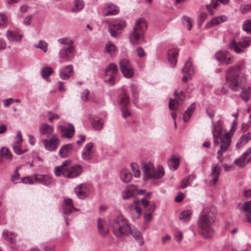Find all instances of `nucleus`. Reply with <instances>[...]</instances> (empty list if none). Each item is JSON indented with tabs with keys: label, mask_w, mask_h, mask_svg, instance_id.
<instances>
[{
	"label": "nucleus",
	"mask_w": 251,
	"mask_h": 251,
	"mask_svg": "<svg viewBox=\"0 0 251 251\" xmlns=\"http://www.w3.org/2000/svg\"><path fill=\"white\" fill-rule=\"evenodd\" d=\"M217 215L216 207L212 205L203 207L198 221L200 233L205 238H211L214 233L212 226L215 222Z\"/></svg>",
	"instance_id": "f257e3e1"
},
{
	"label": "nucleus",
	"mask_w": 251,
	"mask_h": 251,
	"mask_svg": "<svg viewBox=\"0 0 251 251\" xmlns=\"http://www.w3.org/2000/svg\"><path fill=\"white\" fill-rule=\"evenodd\" d=\"M222 126L219 122H217L215 124L214 130H212L213 137L214 139V145L215 146H218L219 144L218 139L221 141V145L219 150L217 152V159L219 161L222 162V156L224 152L227 151L231 144V135L229 132L224 134L222 136Z\"/></svg>",
	"instance_id": "f03ea898"
},
{
	"label": "nucleus",
	"mask_w": 251,
	"mask_h": 251,
	"mask_svg": "<svg viewBox=\"0 0 251 251\" xmlns=\"http://www.w3.org/2000/svg\"><path fill=\"white\" fill-rule=\"evenodd\" d=\"M243 67L240 65L229 67L226 75V84L233 91H237L241 86L244 78Z\"/></svg>",
	"instance_id": "7ed1b4c3"
},
{
	"label": "nucleus",
	"mask_w": 251,
	"mask_h": 251,
	"mask_svg": "<svg viewBox=\"0 0 251 251\" xmlns=\"http://www.w3.org/2000/svg\"><path fill=\"white\" fill-rule=\"evenodd\" d=\"M109 228L115 236L121 238L130 234L131 227L128 220L123 215H119L109 222Z\"/></svg>",
	"instance_id": "20e7f679"
},
{
	"label": "nucleus",
	"mask_w": 251,
	"mask_h": 251,
	"mask_svg": "<svg viewBox=\"0 0 251 251\" xmlns=\"http://www.w3.org/2000/svg\"><path fill=\"white\" fill-rule=\"evenodd\" d=\"M147 28V23L144 18H140L136 22L129 39L131 44H141L144 42V32Z\"/></svg>",
	"instance_id": "39448f33"
},
{
	"label": "nucleus",
	"mask_w": 251,
	"mask_h": 251,
	"mask_svg": "<svg viewBox=\"0 0 251 251\" xmlns=\"http://www.w3.org/2000/svg\"><path fill=\"white\" fill-rule=\"evenodd\" d=\"M143 173L145 179H160L164 176L165 174L162 166L159 165L155 168L152 163L144 164Z\"/></svg>",
	"instance_id": "423d86ee"
},
{
	"label": "nucleus",
	"mask_w": 251,
	"mask_h": 251,
	"mask_svg": "<svg viewBox=\"0 0 251 251\" xmlns=\"http://www.w3.org/2000/svg\"><path fill=\"white\" fill-rule=\"evenodd\" d=\"M251 44V38L249 36L243 37L239 41H237L236 39L233 38L229 44V47L236 53L240 54L244 52V50L242 48H248Z\"/></svg>",
	"instance_id": "0eeeda50"
},
{
	"label": "nucleus",
	"mask_w": 251,
	"mask_h": 251,
	"mask_svg": "<svg viewBox=\"0 0 251 251\" xmlns=\"http://www.w3.org/2000/svg\"><path fill=\"white\" fill-rule=\"evenodd\" d=\"M118 73V67L116 64L111 63L105 69V81L110 85H113L115 82V78Z\"/></svg>",
	"instance_id": "6e6552de"
},
{
	"label": "nucleus",
	"mask_w": 251,
	"mask_h": 251,
	"mask_svg": "<svg viewBox=\"0 0 251 251\" xmlns=\"http://www.w3.org/2000/svg\"><path fill=\"white\" fill-rule=\"evenodd\" d=\"M119 103L122 112V117L126 118L130 115V112L128 109L129 98L126 92L123 90L119 97Z\"/></svg>",
	"instance_id": "1a4fd4ad"
},
{
	"label": "nucleus",
	"mask_w": 251,
	"mask_h": 251,
	"mask_svg": "<svg viewBox=\"0 0 251 251\" xmlns=\"http://www.w3.org/2000/svg\"><path fill=\"white\" fill-rule=\"evenodd\" d=\"M75 53V49L73 41L64 38V60L71 59Z\"/></svg>",
	"instance_id": "9d476101"
},
{
	"label": "nucleus",
	"mask_w": 251,
	"mask_h": 251,
	"mask_svg": "<svg viewBox=\"0 0 251 251\" xmlns=\"http://www.w3.org/2000/svg\"><path fill=\"white\" fill-rule=\"evenodd\" d=\"M119 64L122 74L125 77L130 78L133 76V67L128 60L123 58L120 60Z\"/></svg>",
	"instance_id": "9b49d317"
},
{
	"label": "nucleus",
	"mask_w": 251,
	"mask_h": 251,
	"mask_svg": "<svg viewBox=\"0 0 251 251\" xmlns=\"http://www.w3.org/2000/svg\"><path fill=\"white\" fill-rule=\"evenodd\" d=\"M82 171V167L78 165L64 168V176L74 178L80 176Z\"/></svg>",
	"instance_id": "f8f14e48"
},
{
	"label": "nucleus",
	"mask_w": 251,
	"mask_h": 251,
	"mask_svg": "<svg viewBox=\"0 0 251 251\" xmlns=\"http://www.w3.org/2000/svg\"><path fill=\"white\" fill-rule=\"evenodd\" d=\"M174 95L175 98L174 99H170L169 103V109L172 111L176 110L181 102L183 101L185 98L184 93L183 91H180L178 94L175 91Z\"/></svg>",
	"instance_id": "ddd939ff"
},
{
	"label": "nucleus",
	"mask_w": 251,
	"mask_h": 251,
	"mask_svg": "<svg viewBox=\"0 0 251 251\" xmlns=\"http://www.w3.org/2000/svg\"><path fill=\"white\" fill-rule=\"evenodd\" d=\"M215 57L220 64L228 65L232 63V57L228 51H218L215 53Z\"/></svg>",
	"instance_id": "4468645a"
},
{
	"label": "nucleus",
	"mask_w": 251,
	"mask_h": 251,
	"mask_svg": "<svg viewBox=\"0 0 251 251\" xmlns=\"http://www.w3.org/2000/svg\"><path fill=\"white\" fill-rule=\"evenodd\" d=\"M181 71L184 76L182 77V81L185 82L188 80V75L189 78H192L195 73L194 67L192 64V61L190 58L185 62L184 66L182 68Z\"/></svg>",
	"instance_id": "2eb2a0df"
},
{
	"label": "nucleus",
	"mask_w": 251,
	"mask_h": 251,
	"mask_svg": "<svg viewBox=\"0 0 251 251\" xmlns=\"http://www.w3.org/2000/svg\"><path fill=\"white\" fill-rule=\"evenodd\" d=\"M35 183H41L44 186H49L53 182L52 176L50 174H35L34 175Z\"/></svg>",
	"instance_id": "dca6fc26"
},
{
	"label": "nucleus",
	"mask_w": 251,
	"mask_h": 251,
	"mask_svg": "<svg viewBox=\"0 0 251 251\" xmlns=\"http://www.w3.org/2000/svg\"><path fill=\"white\" fill-rule=\"evenodd\" d=\"M94 153V144L92 142H89L85 145L83 149L81 152V157L83 160L89 161L93 158Z\"/></svg>",
	"instance_id": "f3484780"
},
{
	"label": "nucleus",
	"mask_w": 251,
	"mask_h": 251,
	"mask_svg": "<svg viewBox=\"0 0 251 251\" xmlns=\"http://www.w3.org/2000/svg\"><path fill=\"white\" fill-rule=\"evenodd\" d=\"M76 196L80 199H84L89 194V188L85 184L81 183L77 185L74 189Z\"/></svg>",
	"instance_id": "a211bd4d"
},
{
	"label": "nucleus",
	"mask_w": 251,
	"mask_h": 251,
	"mask_svg": "<svg viewBox=\"0 0 251 251\" xmlns=\"http://www.w3.org/2000/svg\"><path fill=\"white\" fill-rule=\"evenodd\" d=\"M43 142L45 148L50 151L57 148L59 144V140L56 136H53L50 140H43Z\"/></svg>",
	"instance_id": "6ab92c4d"
},
{
	"label": "nucleus",
	"mask_w": 251,
	"mask_h": 251,
	"mask_svg": "<svg viewBox=\"0 0 251 251\" xmlns=\"http://www.w3.org/2000/svg\"><path fill=\"white\" fill-rule=\"evenodd\" d=\"M119 8L115 4L108 3L106 4L105 7L103 9V14L105 16L109 15H114L118 13Z\"/></svg>",
	"instance_id": "aec40b11"
},
{
	"label": "nucleus",
	"mask_w": 251,
	"mask_h": 251,
	"mask_svg": "<svg viewBox=\"0 0 251 251\" xmlns=\"http://www.w3.org/2000/svg\"><path fill=\"white\" fill-rule=\"evenodd\" d=\"M78 210V209L74 207L71 199H68L64 200V214L70 215L73 211Z\"/></svg>",
	"instance_id": "412c9836"
},
{
	"label": "nucleus",
	"mask_w": 251,
	"mask_h": 251,
	"mask_svg": "<svg viewBox=\"0 0 251 251\" xmlns=\"http://www.w3.org/2000/svg\"><path fill=\"white\" fill-rule=\"evenodd\" d=\"M178 50L176 49H171L168 50V60L171 66L174 67L177 62V56Z\"/></svg>",
	"instance_id": "4be33fe9"
},
{
	"label": "nucleus",
	"mask_w": 251,
	"mask_h": 251,
	"mask_svg": "<svg viewBox=\"0 0 251 251\" xmlns=\"http://www.w3.org/2000/svg\"><path fill=\"white\" fill-rule=\"evenodd\" d=\"M75 132V128L74 125L71 123L64 125V138L68 139L72 138Z\"/></svg>",
	"instance_id": "5701e85b"
},
{
	"label": "nucleus",
	"mask_w": 251,
	"mask_h": 251,
	"mask_svg": "<svg viewBox=\"0 0 251 251\" xmlns=\"http://www.w3.org/2000/svg\"><path fill=\"white\" fill-rule=\"evenodd\" d=\"M227 19V17L225 15L214 17L208 23L207 26L211 27L214 25H219L226 21Z\"/></svg>",
	"instance_id": "b1692460"
},
{
	"label": "nucleus",
	"mask_w": 251,
	"mask_h": 251,
	"mask_svg": "<svg viewBox=\"0 0 251 251\" xmlns=\"http://www.w3.org/2000/svg\"><path fill=\"white\" fill-rule=\"evenodd\" d=\"M109 26L117 30H121L126 26V22L122 19H116L110 23Z\"/></svg>",
	"instance_id": "393cba45"
},
{
	"label": "nucleus",
	"mask_w": 251,
	"mask_h": 251,
	"mask_svg": "<svg viewBox=\"0 0 251 251\" xmlns=\"http://www.w3.org/2000/svg\"><path fill=\"white\" fill-rule=\"evenodd\" d=\"M98 229L99 232L102 236L106 235L108 233L109 228L105 225L104 221L100 218L98 220Z\"/></svg>",
	"instance_id": "a878e982"
},
{
	"label": "nucleus",
	"mask_w": 251,
	"mask_h": 251,
	"mask_svg": "<svg viewBox=\"0 0 251 251\" xmlns=\"http://www.w3.org/2000/svg\"><path fill=\"white\" fill-rule=\"evenodd\" d=\"M120 176L123 182L127 183L131 179L132 174L129 170L124 168L121 171Z\"/></svg>",
	"instance_id": "bb28decb"
},
{
	"label": "nucleus",
	"mask_w": 251,
	"mask_h": 251,
	"mask_svg": "<svg viewBox=\"0 0 251 251\" xmlns=\"http://www.w3.org/2000/svg\"><path fill=\"white\" fill-rule=\"evenodd\" d=\"M52 127L46 123L42 124L39 127L40 133L49 137L52 132Z\"/></svg>",
	"instance_id": "cd10ccee"
},
{
	"label": "nucleus",
	"mask_w": 251,
	"mask_h": 251,
	"mask_svg": "<svg viewBox=\"0 0 251 251\" xmlns=\"http://www.w3.org/2000/svg\"><path fill=\"white\" fill-rule=\"evenodd\" d=\"M6 36L8 40L10 41L19 42L23 38L22 34H19L18 32L16 31H12L10 30H7Z\"/></svg>",
	"instance_id": "c85d7f7f"
},
{
	"label": "nucleus",
	"mask_w": 251,
	"mask_h": 251,
	"mask_svg": "<svg viewBox=\"0 0 251 251\" xmlns=\"http://www.w3.org/2000/svg\"><path fill=\"white\" fill-rule=\"evenodd\" d=\"M130 235H132L133 237L136 240L139 244L140 246H142L144 244V241L143 239L142 235L141 232L137 229H132Z\"/></svg>",
	"instance_id": "c756f323"
},
{
	"label": "nucleus",
	"mask_w": 251,
	"mask_h": 251,
	"mask_svg": "<svg viewBox=\"0 0 251 251\" xmlns=\"http://www.w3.org/2000/svg\"><path fill=\"white\" fill-rule=\"evenodd\" d=\"M243 209L246 213L247 222L251 224V201L244 203Z\"/></svg>",
	"instance_id": "7c9ffc66"
},
{
	"label": "nucleus",
	"mask_w": 251,
	"mask_h": 251,
	"mask_svg": "<svg viewBox=\"0 0 251 251\" xmlns=\"http://www.w3.org/2000/svg\"><path fill=\"white\" fill-rule=\"evenodd\" d=\"M251 140V133L248 132L247 134H243L240 138V140L236 144L237 148H241L246 144L249 141Z\"/></svg>",
	"instance_id": "2f4dec72"
},
{
	"label": "nucleus",
	"mask_w": 251,
	"mask_h": 251,
	"mask_svg": "<svg viewBox=\"0 0 251 251\" xmlns=\"http://www.w3.org/2000/svg\"><path fill=\"white\" fill-rule=\"evenodd\" d=\"M240 95L242 99L246 102L251 100V87L243 88Z\"/></svg>",
	"instance_id": "473e14b6"
},
{
	"label": "nucleus",
	"mask_w": 251,
	"mask_h": 251,
	"mask_svg": "<svg viewBox=\"0 0 251 251\" xmlns=\"http://www.w3.org/2000/svg\"><path fill=\"white\" fill-rule=\"evenodd\" d=\"M221 170V167L217 164L212 169L211 175L212 176V181L213 184H215L218 179Z\"/></svg>",
	"instance_id": "72a5a7b5"
},
{
	"label": "nucleus",
	"mask_w": 251,
	"mask_h": 251,
	"mask_svg": "<svg viewBox=\"0 0 251 251\" xmlns=\"http://www.w3.org/2000/svg\"><path fill=\"white\" fill-rule=\"evenodd\" d=\"M195 106V103H193L187 108L183 116V120L184 122H186L189 120L193 114Z\"/></svg>",
	"instance_id": "f704fd0d"
},
{
	"label": "nucleus",
	"mask_w": 251,
	"mask_h": 251,
	"mask_svg": "<svg viewBox=\"0 0 251 251\" xmlns=\"http://www.w3.org/2000/svg\"><path fill=\"white\" fill-rule=\"evenodd\" d=\"M2 236L5 240L11 244H13L15 242L16 235L13 232L5 230L2 232Z\"/></svg>",
	"instance_id": "c9c22d12"
},
{
	"label": "nucleus",
	"mask_w": 251,
	"mask_h": 251,
	"mask_svg": "<svg viewBox=\"0 0 251 251\" xmlns=\"http://www.w3.org/2000/svg\"><path fill=\"white\" fill-rule=\"evenodd\" d=\"M53 72V70L51 68L49 67H44L42 68L41 74L42 77L48 82H50V79L49 77V75H50Z\"/></svg>",
	"instance_id": "e433bc0d"
},
{
	"label": "nucleus",
	"mask_w": 251,
	"mask_h": 251,
	"mask_svg": "<svg viewBox=\"0 0 251 251\" xmlns=\"http://www.w3.org/2000/svg\"><path fill=\"white\" fill-rule=\"evenodd\" d=\"M84 6L83 0H74V6L72 8L71 11L73 12H78L81 11Z\"/></svg>",
	"instance_id": "4c0bfd02"
},
{
	"label": "nucleus",
	"mask_w": 251,
	"mask_h": 251,
	"mask_svg": "<svg viewBox=\"0 0 251 251\" xmlns=\"http://www.w3.org/2000/svg\"><path fill=\"white\" fill-rule=\"evenodd\" d=\"M180 164L179 160L177 158L173 157L168 161V165L171 170H176Z\"/></svg>",
	"instance_id": "58836bf2"
},
{
	"label": "nucleus",
	"mask_w": 251,
	"mask_h": 251,
	"mask_svg": "<svg viewBox=\"0 0 251 251\" xmlns=\"http://www.w3.org/2000/svg\"><path fill=\"white\" fill-rule=\"evenodd\" d=\"M192 213V211L190 210L183 211L179 215V218L183 222H187L190 219Z\"/></svg>",
	"instance_id": "ea45409f"
},
{
	"label": "nucleus",
	"mask_w": 251,
	"mask_h": 251,
	"mask_svg": "<svg viewBox=\"0 0 251 251\" xmlns=\"http://www.w3.org/2000/svg\"><path fill=\"white\" fill-rule=\"evenodd\" d=\"M22 143H19L18 142H14L12 144V147L14 152L18 155L23 154L25 151V150H22L21 149V144Z\"/></svg>",
	"instance_id": "a19ab883"
},
{
	"label": "nucleus",
	"mask_w": 251,
	"mask_h": 251,
	"mask_svg": "<svg viewBox=\"0 0 251 251\" xmlns=\"http://www.w3.org/2000/svg\"><path fill=\"white\" fill-rule=\"evenodd\" d=\"M74 74L73 67L71 65L64 68V79H68Z\"/></svg>",
	"instance_id": "79ce46f5"
},
{
	"label": "nucleus",
	"mask_w": 251,
	"mask_h": 251,
	"mask_svg": "<svg viewBox=\"0 0 251 251\" xmlns=\"http://www.w3.org/2000/svg\"><path fill=\"white\" fill-rule=\"evenodd\" d=\"M92 124L94 128L99 130L102 128L103 123L101 119L98 117H95L94 118Z\"/></svg>",
	"instance_id": "37998d69"
},
{
	"label": "nucleus",
	"mask_w": 251,
	"mask_h": 251,
	"mask_svg": "<svg viewBox=\"0 0 251 251\" xmlns=\"http://www.w3.org/2000/svg\"><path fill=\"white\" fill-rule=\"evenodd\" d=\"M130 87L132 97L134 98L133 102L135 104L137 102L139 98L138 87L135 84H131L130 86Z\"/></svg>",
	"instance_id": "c03bdc74"
},
{
	"label": "nucleus",
	"mask_w": 251,
	"mask_h": 251,
	"mask_svg": "<svg viewBox=\"0 0 251 251\" xmlns=\"http://www.w3.org/2000/svg\"><path fill=\"white\" fill-rule=\"evenodd\" d=\"M0 156L1 157H4L5 158L9 160H11L12 158L11 152L6 148H1L0 151Z\"/></svg>",
	"instance_id": "a18cd8bd"
},
{
	"label": "nucleus",
	"mask_w": 251,
	"mask_h": 251,
	"mask_svg": "<svg viewBox=\"0 0 251 251\" xmlns=\"http://www.w3.org/2000/svg\"><path fill=\"white\" fill-rule=\"evenodd\" d=\"M134 195L130 187H126L125 191L122 193V198L124 200H127Z\"/></svg>",
	"instance_id": "49530a36"
},
{
	"label": "nucleus",
	"mask_w": 251,
	"mask_h": 251,
	"mask_svg": "<svg viewBox=\"0 0 251 251\" xmlns=\"http://www.w3.org/2000/svg\"><path fill=\"white\" fill-rule=\"evenodd\" d=\"M116 49V48L113 43L110 42L106 43L105 48L106 52L111 54L115 52Z\"/></svg>",
	"instance_id": "de8ad7c7"
},
{
	"label": "nucleus",
	"mask_w": 251,
	"mask_h": 251,
	"mask_svg": "<svg viewBox=\"0 0 251 251\" xmlns=\"http://www.w3.org/2000/svg\"><path fill=\"white\" fill-rule=\"evenodd\" d=\"M194 179L192 176H187L184 177L181 181L180 187L184 188L188 186L191 181Z\"/></svg>",
	"instance_id": "09e8293b"
},
{
	"label": "nucleus",
	"mask_w": 251,
	"mask_h": 251,
	"mask_svg": "<svg viewBox=\"0 0 251 251\" xmlns=\"http://www.w3.org/2000/svg\"><path fill=\"white\" fill-rule=\"evenodd\" d=\"M73 145L72 144H68L64 146V157L69 155L73 151Z\"/></svg>",
	"instance_id": "8fccbe9b"
},
{
	"label": "nucleus",
	"mask_w": 251,
	"mask_h": 251,
	"mask_svg": "<svg viewBox=\"0 0 251 251\" xmlns=\"http://www.w3.org/2000/svg\"><path fill=\"white\" fill-rule=\"evenodd\" d=\"M48 44L44 41H39L38 44L35 45V47L41 49L44 52L47 50Z\"/></svg>",
	"instance_id": "3c124183"
},
{
	"label": "nucleus",
	"mask_w": 251,
	"mask_h": 251,
	"mask_svg": "<svg viewBox=\"0 0 251 251\" xmlns=\"http://www.w3.org/2000/svg\"><path fill=\"white\" fill-rule=\"evenodd\" d=\"M243 29L248 33L251 34V20H248L244 22Z\"/></svg>",
	"instance_id": "603ef678"
},
{
	"label": "nucleus",
	"mask_w": 251,
	"mask_h": 251,
	"mask_svg": "<svg viewBox=\"0 0 251 251\" xmlns=\"http://www.w3.org/2000/svg\"><path fill=\"white\" fill-rule=\"evenodd\" d=\"M234 162L236 165L241 167H244L247 164L246 159L242 155L239 158L236 159Z\"/></svg>",
	"instance_id": "864d4df0"
},
{
	"label": "nucleus",
	"mask_w": 251,
	"mask_h": 251,
	"mask_svg": "<svg viewBox=\"0 0 251 251\" xmlns=\"http://www.w3.org/2000/svg\"><path fill=\"white\" fill-rule=\"evenodd\" d=\"M131 167L134 174L135 177H138L140 175V172L139 171L138 165L136 163H132L131 164Z\"/></svg>",
	"instance_id": "5fc2aeb1"
},
{
	"label": "nucleus",
	"mask_w": 251,
	"mask_h": 251,
	"mask_svg": "<svg viewBox=\"0 0 251 251\" xmlns=\"http://www.w3.org/2000/svg\"><path fill=\"white\" fill-rule=\"evenodd\" d=\"M35 180L33 179V177L31 176H25L22 178L21 182L26 184H33Z\"/></svg>",
	"instance_id": "6e6d98bb"
},
{
	"label": "nucleus",
	"mask_w": 251,
	"mask_h": 251,
	"mask_svg": "<svg viewBox=\"0 0 251 251\" xmlns=\"http://www.w3.org/2000/svg\"><path fill=\"white\" fill-rule=\"evenodd\" d=\"M53 172L56 176H60L63 174V165L55 167Z\"/></svg>",
	"instance_id": "4d7b16f0"
},
{
	"label": "nucleus",
	"mask_w": 251,
	"mask_h": 251,
	"mask_svg": "<svg viewBox=\"0 0 251 251\" xmlns=\"http://www.w3.org/2000/svg\"><path fill=\"white\" fill-rule=\"evenodd\" d=\"M218 5L217 2H212L210 4L206 5V9L208 10L209 14L213 15L214 14L213 10L211 9V8H216Z\"/></svg>",
	"instance_id": "13d9d810"
},
{
	"label": "nucleus",
	"mask_w": 251,
	"mask_h": 251,
	"mask_svg": "<svg viewBox=\"0 0 251 251\" xmlns=\"http://www.w3.org/2000/svg\"><path fill=\"white\" fill-rule=\"evenodd\" d=\"M207 14L206 13L201 12L199 14L198 17V22L200 25H201L203 22L207 18Z\"/></svg>",
	"instance_id": "bf43d9fd"
},
{
	"label": "nucleus",
	"mask_w": 251,
	"mask_h": 251,
	"mask_svg": "<svg viewBox=\"0 0 251 251\" xmlns=\"http://www.w3.org/2000/svg\"><path fill=\"white\" fill-rule=\"evenodd\" d=\"M174 237L176 241L178 243H181L183 238L182 232L180 230L176 231L174 234Z\"/></svg>",
	"instance_id": "052dcab7"
},
{
	"label": "nucleus",
	"mask_w": 251,
	"mask_h": 251,
	"mask_svg": "<svg viewBox=\"0 0 251 251\" xmlns=\"http://www.w3.org/2000/svg\"><path fill=\"white\" fill-rule=\"evenodd\" d=\"M90 95V91L88 89H85L81 94V99L84 101H88L89 100Z\"/></svg>",
	"instance_id": "680f3d73"
},
{
	"label": "nucleus",
	"mask_w": 251,
	"mask_h": 251,
	"mask_svg": "<svg viewBox=\"0 0 251 251\" xmlns=\"http://www.w3.org/2000/svg\"><path fill=\"white\" fill-rule=\"evenodd\" d=\"M7 23L6 16L2 14H0V27L5 26Z\"/></svg>",
	"instance_id": "e2e57ef3"
},
{
	"label": "nucleus",
	"mask_w": 251,
	"mask_h": 251,
	"mask_svg": "<svg viewBox=\"0 0 251 251\" xmlns=\"http://www.w3.org/2000/svg\"><path fill=\"white\" fill-rule=\"evenodd\" d=\"M183 19L184 20L187 22L188 25V29L190 30L192 29V27L194 24L193 19L187 16H184L183 17Z\"/></svg>",
	"instance_id": "0e129e2a"
},
{
	"label": "nucleus",
	"mask_w": 251,
	"mask_h": 251,
	"mask_svg": "<svg viewBox=\"0 0 251 251\" xmlns=\"http://www.w3.org/2000/svg\"><path fill=\"white\" fill-rule=\"evenodd\" d=\"M145 222L147 224L151 222L152 219V214L151 213L145 212L144 215Z\"/></svg>",
	"instance_id": "69168bd1"
},
{
	"label": "nucleus",
	"mask_w": 251,
	"mask_h": 251,
	"mask_svg": "<svg viewBox=\"0 0 251 251\" xmlns=\"http://www.w3.org/2000/svg\"><path fill=\"white\" fill-rule=\"evenodd\" d=\"M20 174L17 172V170H15L14 174L11 177V180L14 183H17L16 181L20 177Z\"/></svg>",
	"instance_id": "338daca9"
},
{
	"label": "nucleus",
	"mask_w": 251,
	"mask_h": 251,
	"mask_svg": "<svg viewBox=\"0 0 251 251\" xmlns=\"http://www.w3.org/2000/svg\"><path fill=\"white\" fill-rule=\"evenodd\" d=\"M251 10V4H247L241 7V11L242 13H245Z\"/></svg>",
	"instance_id": "774afa93"
}]
</instances>
